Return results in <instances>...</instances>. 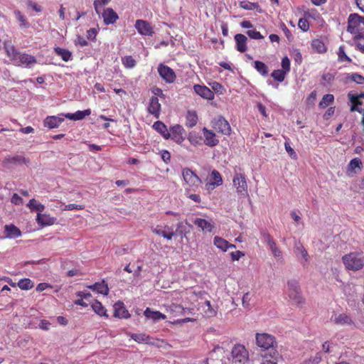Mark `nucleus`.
<instances>
[{"label": "nucleus", "mask_w": 364, "mask_h": 364, "mask_svg": "<svg viewBox=\"0 0 364 364\" xmlns=\"http://www.w3.org/2000/svg\"><path fill=\"white\" fill-rule=\"evenodd\" d=\"M347 31L355 35V39H361L364 36V16L351 14L348 16Z\"/></svg>", "instance_id": "1"}, {"label": "nucleus", "mask_w": 364, "mask_h": 364, "mask_svg": "<svg viewBox=\"0 0 364 364\" xmlns=\"http://www.w3.org/2000/svg\"><path fill=\"white\" fill-rule=\"evenodd\" d=\"M343 262L346 269L357 271L363 268L364 265V257L362 254L350 252L342 257Z\"/></svg>", "instance_id": "2"}, {"label": "nucleus", "mask_w": 364, "mask_h": 364, "mask_svg": "<svg viewBox=\"0 0 364 364\" xmlns=\"http://www.w3.org/2000/svg\"><path fill=\"white\" fill-rule=\"evenodd\" d=\"M288 295L291 300L296 304L304 303V299L301 294V289L296 280L292 279L288 282Z\"/></svg>", "instance_id": "3"}, {"label": "nucleus", "mask_w": 364, "mask_h": 364, "mask_svg": "<svg viewBox=\"0 0 364 364\" xmlns=\"http://www.w3.org/2000/svg\"><path fill=\"white\" fill-rule=\"evenodd\" d=\"M214 129L225 135H230L231 127L229 122L222 116H218L212 120Z\"/></svg>", "instance_id": "4"}, {"label": "nucleus", "mask_w": 364, "mask_h": 364, "mask_svg": "<svg viewBox=\"0 0 364 364\" xmlns=\"http://www.w3.org/2000/svg\"><path fill=\"white\" fill-rule=\"evenodd\" d=\"M231 353L235 363L244 364L248 360V352L243 345H235Z\"/></svg>", "instance_id": "5"}, {"label": "nucleus", "mask_w": 364, "mask_h": 364, "mask_svg": "<svg viewBox=\"0 0 364 364\" xmlns=\"http://www.w3.org/2000/svg\"><path fill=\"white\" fill-rule=\"evenodd\" d=\"M256 343L257 346L264 350L274 348L275 343L274 337L267 333H257Z\"/></svg>", "instance_id": "6"}, {"label": "nucleus", "mask_w": 364, "mask_h": 364, "mask_svg": "<svg viewBox=\"0 0 364 364\" xmlns=\"http://www.w3.org/2000/svg\"><path fill=\"white\" fill-rule=\"evenodd\" d=\"M233 185L236 188L237 193L242 196L247 194V184L245 174L236 173L233 178Z\"/></svg>", "instance_id": "7"}, {"label": "nucleus", "mask_w": 364, "mask_h": 364, "mask_svg": "<svg viewBox=\"0 0 364 364\" xmlns=\"http://www.w3.org/2000/svg\"><path fill=\"white\" fill-rule=\"evenodd\" d=\"M182 175L184 181L190 186H198L201 183L200 178L190 168H185L183 169Z\"/></svg>", "instance_id": "8"}, {"label": "nucleus", "mask_w": 364, "mask_h": 364, "mask_svg": "<svg viewBox=\"0 0 364 364\" xmlns=\"http://www.w3.org/2000/svg\"><path fill=\"white\" fill-rule=\"evenodd\" d=\"M159 75L168 83H171L176 80V74L173 69L167 65L160 64L158 68Z\"/></svg>", "instance_id": "9"}, {"label": "nucleus", "mask_w": 364, "mask_h": 364, "mask_svg": "<svg viewBox=\"0 0 364 364\" xmlns=\"http://www.w3.org/2000/svg\"><path fill=\"white\" fill-rule=\"evenodd\" d=\"M135 28L137 31L143 36H151L154 33L152 26L145 20H136L135 23Z\"/></svg>", "instance_id": "10"}, {"label": "nucleus", "mask_w": 364, "mask_h": 364, "mask_svg": "<svg viewBox=\"0 0 364 364\" xmlns=\"http://www.w3.org/2000/svg\"><path fill=\"white\" fill-rule=\"evenodd\" d=\"M100 15H102L105 25L113 24L119 18L117 14L112 8L104 9L103 12H100Z\"/></svg>", "instance_id": "11"}, {"label": "nucleus", "mask_w": 364, "mask_h": 364, "mask_svg": "<svg viewBox=\"0 0 364 364\" xmlns=\"http://www.w3.org/2000/svg\"><path fill=\"white\" fill-rule=\"evenodd\" d=\"M194 91L201 97L207 100H213L214 98L213 92L207 86L195 85L193 86Z\"/></svg>", "instance_id": "12"}, {"label": "nucleus", "mask_w": 364, "mask_h": 364, "mask_svg": "<svg viewBox=\"0 0 364 364\" xmlns=\"http://www.w3.org/2000/svg\"><path fill=\"white\" fill-rule=\"evenodd\" d=\"M184 129L182 126L176 124L171 129V137L176 143H181L184 140Z\"/></svg>", "instance_id": "13"}, {"label": "nucleus", "mask_w": 364, "mask_h": 364, "mask_svg": "<svg viewBox=\"0 0 364 364\" xmlns=\"http://www.w3.org/2000/svg\"><path fill=\"white\" fill-rule=\"evenodd\" d=\"M356 168L358 171H361L362 168V161L359 158H355L349 162L347 166V175L349 177L354 176L357 173Z\"/></svg>", "instance_id": "14"}, {"label": "nucleus", "mask_w": 364, "mask_h": 364, "mask_svg": "<svg viewBox=\"0 0 364 364\" xmlns=\"http://www.w3.org/2000/svg\"><path fill=\"white\" fill-rule=\"evenodd\" d=\"M29 162L28 159L20 155H16L13 156H9L5 158L3 163L6 167H9L10 165H18L21 164H26Z\"/></svg>", "instance_id": "15"}, {"label": "nucleus", "mask_w": 364, "mask_h": 364, "mask_svg": "<svg viewBox=\"0 0 364 364\" xmlns=\"http://www.w3.org/2000/svg\"><path fill=\"white\" fill-rule=\"evenodd\" d=\"M148 111L155 117L159 118L161 111V104L159 103L157 97L154 96L151 97Z\"/></svg>", "instance_id": "16"}, {"label": "nucleus", "mask_w": 364, "mask_h": 364, "mask_svg": "<svg viewBox=\"0 0 364 364\" xmlns=\"http://www.w3.org/2000/svg\"><path fill=\"white\" fill-rule=\"evenodd\" d=\"M203 135L205 137V144L209 146H215L219 143V140L216 139L215 134L213 132L204 127L203 129Z\"/></svg>", "instance_id": "17"}, {"label": "nucleus", "mask_w": 364, "mask_h": 364, "mask_svg": "<svg viewBox=\"0 0 364 364\" xmlns=\"http://www.w3.org/2000/svg\"><path fill=\"white\" fill-rule=\"evenodd\" d=\"M63 121L64 119L62 117L48 116L44 119L43 124L49 129H54L58 127Z\"/></svg>", "instance_id": "18"}, {"label": "nucleus", "mask_w": 364, "mask_h": 364, "mask_svg": "<svg viewBox=\"0 0 364 364\" xmlns=\"http://www.w3.org/2000/svg\"><path fill=\"white\" fill-rule=\"evenodd\" d=\"M114 316L120 318H127L130 316L129 311L124 307L122 302H117L114 306Z\"/></svg>", "instance_id": "19"}, {"label": "nucleus", "mask_w": 364, "mask_h": 364, "mask_svg": "<svg viewBox=\"0 0 364 364\" xmlns=\"http://www.w3.org/2000/svg\"><path fill=\"white\" fill-rule=\"evenodd\" d=\"M170 312L173 314L174 316H185L188 312V314L192 315L193 313L191 309L187 308H183L182 306L176 304H172L169 306Z\"/></svg>", "instance_id": "20"}, {"label": "nucleus", "mask_w": 364, "mask_h": 364, "mask_svg": "<svg viewBox=\"0 0 364 364\" xmlns=\"http://www.w3.org/2000/svg\"><path fill=\"white\" fill-rule=\"evenodd\" d=\"M36 221L39 225L44 227L54 224L55 218L50 217L49 215L38 213L37 214Z\"/></svg>", "instance_id": "21"}, {"label": "nucleus", "mask_w": 364, "mask_h": 364, "mask_svg": "<svg viewBox=\"0 0 364 364\" xmlns=\"http://www.w3.org/2000/svg\"><path fill=\"white\" fill-rule=\"evenodd\" d=\"M91 114L90 109H87L83 111L78 110L76 112L71 114L68 113L65 114L64 116L67 119H69L70 120L77 121V120H81L83 119L86 116H88Z\"/></svg>", "instance_id": "22"}, {"label": "nucleus", "mask_w": 364, "mask_h": 364, "mask_svg": "<svg viewBox=\"0 0 364 364\" xmlns=\"http://www.w3.org/2000/svg\"><path fill=\"white\" fill-rule=\"evenodd\" d=\"M235 40L236 41L237 50L240 53H244L247 50L246 43L247 38L241 33L236 34L235 36Z\"/></svg>", "instance_id": "23"}, {"label": "nucleus", "mask_w": 364, "mask_h": 364, "mask_svg": "<svg viewBox=\"0 0 364 364\" xmlns=\"http://www.w3.org/2000/svg\"><path fill=\"white\" fill-rule=\"evenodd\" d=\"M16 60H18V63H20L21 65H24L26 67H31L36 63V60L34 56L26 53H19Z\"/></svg>", "instance_id": "24"}, {"label": "nucleus", "mask_w": 364, "mask_h": 364, "mask_svg": "<svg viewBox=\"0 0 364 364\" xmlns=\"http://www.w3.org/2000/svg\"><path fill=\"white\" fill-rule=\"evenodd\" d=\"M6 237L17 238L21 235V230L14 225H5Z\"/></svg>", "instance_id": "25"}, {"label": "nucleus", "mask_w": 364, "mask_h": 364, "mask_svg": "<svg viewBox=\"0 0 364 364\" xmlns=\"http://www.w3.org/2000/svg\"><path fill=\"white\" fill-rule=\"evenodd\" d=\"M214 245L221 250L225 252L229 247L230 248H235V245L229 244V242L225 240V239L215 236L214 237Z\"/></svg>", "instance_id": "26"}, {"label": "nucleus", "mask_w": 364, "mask_h": 364, "mask_svg": "<svg viewBox=\"0 0 364 364\" xmlns=\"http://www.w3.org/2000/svg\"><path fill=\"white\" fill-rule=\"evenodd\" d=\"M87 287L93 291H96L97 293L104 295H107L109 293V288L104 280L102 282H96L92 285L88 286Z\"/></svg>", "instance_id": "27"}, {"label": "nucleus", "mask_w": 364, "mask_h": 364, "mask_svg": "<svg viewBox=\"0 0 364 364\" xmlns=\"http://www.w3.org/2000/svg\"><path fill=\"white\" fill-rule=\"evenodd\" d=\"M153 128L160 133L165 139H169L171 134L168 131L166 126L161 121H156L153 124Z\"/></svg>", "instance_id": "28"}, {"label": "nucleus", "mask_w": 364, "mask_h": 364, "mask_svg": "<svg viewBox=\"0 0 364 364\" xmlns=\"http://www.w3.org/2000/svg\"><path fill=\"white\" fill-rule=\"evenodd\" d=\"M331 320L336 324L338 325H344L348 324L350 325L353 323V321L351 318L346 314H340L335 315L334 318H331Z\"/></svg>", "instance_id": "29"}, {"label": "nucleus", "mask_w": 364, "mask_h": 364, "mask_svg": "<svg viewBox=\"0 0 364 364\" xmlns=\"http://www.w3.org/2000/svg\"><path fill=\"white\" fill-rule=\"evenodd\" d=\"M194 224L200 228L203 231L210 232L214 226L205 219L196 218L193 221Z\"/></svg>", "instance_id": "30"}, {"label": "nucleus", "mask_w": 364, "mask_h": 364, "mask_svg": "<svg viewBox=\"0 0 364 364\" xmlns=\"http://www.w3.org/2000/svg\"><path fill=\"white\" fill-rule=\"evenodd\" d=\"M144 314L146 316V318L152 319L154 321L166 318V316L164 314H161L159 311H154L151 310L149 308H147L144 311Z\"/></svg>", "instance_id": "31"}, {"label": "nucleus", "mask_w": 364, "mask_h": 364, "mask_svg": "<svg viewBox=\"0 0 364 364\" xmlns=\"http://www.w3.org/2000/svg\"><path fill=\"white\" fill-rule=\"evenodd\" d=\"M198 122V116L194 111H188L186 115V126L192 128L196 125Z\"/></svg>", "instance_id": "32"}, {"label": "nucleus", "mask_w": 364, "mask_h": 364, "mask_svg": "<svg viewBox=\"0 0 364 364\" xmlns=\"http://www.w3.org/2000/svg\"><path fill=\"white\" fill-rule=\"evenodd\" d=\"M27 206L30 208L31 211H38L40 213L43 212L45 209L44 205L41 204L40 202L33 198L29 200L27 204Z\"/></svg>", "instance_id": "33"}, {"label": "nucleus", "mask_w": 364, "mask_h": 364, "mask_svg": "<svg viewBox=\"0 0 364 364\" xmlns=\"http://www.w3.org/2000/svg\"><path fill=\"white\" fill-rule=\"evenodd\" d=\"M311 46L318 53H323L326 51V48L323 42L319 39L312 41Z\"/></svg>", "instance_id": "34"}, {"label": "nucleus", "mask_w": 364, "mask_h": 364, "mask_svg": "<svg viewBox=\"0 0 364 364\" xmlns=\"http://www.w3.org/2000/svg\"><path fill=\"white\" fill-rule=\"evenodd\" d=\"M55 52L58 55L60 56L62 59L65 62L68 61L72 56L71 52H70L67 49L62 48L60 47L55 48Z\"/></svg>", "instance_id": "35"}, {"label": "nucleus", "mask_w": 364, "mask_h": 364, "mask_svg": "<svg viewBox=\"0 0 364 364\" xmlns=\"http://www.w3.org/2000/svg\"><path fill=\"white\" fill-rule=\"evenodd\" d=\"M14 15L16 18L19 22V26L22 28H27L30 26L28 21L26 18L21 14V12L18 10L14 11Z\"/></svg>", "instance_id": "36"}, {"label": "nucleus", "mask_w": 364, "mask_h": 364, "mask_svg": "<svg viewBox=\"0 0 364 364\" xmlns=\"http://www.w3.org/2000/svg\"><path fill=\"white\" fill-rule=\"evenodd\" d=\"M255 68L257 70L258 73H259L263 76H267L268 74V67L262 62L259 60H255L254 62Z\"/></svg>", "instance_id": "37"}, {"label": "nucleus", "mask_w": 364, "mask_h": 364, "mask_svg": "<svg viewBox=\"0 0 364 364\" xmlns=\"http://www.w3.org/2000/svg\"><path fill=\"white\" fill-rule=\"evenodd\" d=\"M92 308L94 310V311L98 315L101 316H104L107 317V315L106 314V309L98 301H95V303L92 304Z\"/></svg>", "instance_id": "38"}, {"label": "nucleus", "mask_w": 364, "mask_h": 364, "mask_svg": "<svg viewBox=\"0 0 364 364\" xmlns=\"http://www.w3.org/2000/svg\"><path fill=\"white\" fill-rule=\"evenodd\" d=\"M18 286L23 290H28L33 287V282L28 278L20 279L18 282Z\"/></svg>", "instance_id": "39"}, {"label": "nucleus", "mask_w": 364, "mask_h": 364, "mask_svg": "<svg viewBox=\"0 0 364 364\" xmlns=\"http://www.w3.org/2000/svg\"><path fill=\"white\" fill-rule=\"evenodd\" d=\"M334 100V97L331 94L324 95L319 102V107L321 108H325L331 104Z\"/></svg>", "instance_id": "40"}, {"label": "nucleus", "mask_w": 364, "mask_h": 364, "mask_svg": "<svg viewBox=\"0 0 364 364\" xmlns=\"http://www.w3.org/2000/svg\"><path fill=\"white\" fill-rule=\"evenodd\" d=\"M212 176L214 182L207 183L206 186L215 187V186H219L222 183V177L220 173L215 170L212 171Z\"/></svg>", "instance_id": "41"}, {"label": "nucleus", "mask_w": 364, "mask_h": 364, "mask_svg": "<svg viewBox=\"0 0 364 364\" xmlns=\"http://www.w3.org/2000/svg\"><path fill=\"white\" fill-rule=\"evenodd\" d=\"M131 338L137 343H147L149 336L145 333H132Z\"/></svg>", "instance_id": "42"}, {"label": "nucleus", "mask_w": 364, "mask_h": 364, "mask_svg": "<svg viewBox=\"0 0 364 364\" xmlns=\"http://www.w3.org/2000/svg\"><path fill=\"white\" fill-rule=\"evenodd\" d=\"M286 75L287 73H285V71H283L282 70H275L272 73L271 76L275 80L281 82L284 81Z\"/></svg>", "instance_id": "43"}, {"label": "nucleus", "mask_w": 364, "mask_h": 364, "mask_svg": "<svg viewBox=\"0 0 364 364\" xmlns=\"http://www.w3.org/2000/svg\"><path fill=\"white\" fill-rule=\"evenodd\" d=\"M122 60L127 68H132L136 65V60L131 55L125 56Z\"/></svg>", "instance_id": "44"}, {"label": "nucleus", "mask_w": 364, "mask_h": 364, "mask_svg": "<svg viewBox=\"0 0 364 364\" xmlns=\"http://www.w3.org/2000/svg\"><path fill=\"white\" fill-rule=\"evenodd\" d=\"M112 0H95L94 1V8L96 13L100 16V8L107 4H109Z\"/></svg>", "instance_id": "45"}, {"label": "nucleus", "mask_w": 364, "mask_h": 364, "mask_svg": "<svg viewBox=\"0 0 364 364\" xmlns=\"http://www.w3.org/2000/svg\"><path fill=\"white\" fill-rule=\"evenodd\" d=\"M269 247L270 249V250L272 251L274 257L277 259H280L282 258V252L281 250L277 247V245L275 242L271 244L270 245H269Z\"/></svg>", "instance_id": "46"}, {"label": "nucleus", "mask_w": 364, "mask_h": 364, "mask_svg": "<svg viewBox=\"0 0 364 364\" xmlns=\"http://www.w3.org/2000/svg\"><path fill=\"white\" fill-rule=\"evenodd\" d=\"M240 6L245 10H253L258 7V4L257 3H252L247 1H241L240 3Z\"/></svg>", "instance_id": "47"}, {"label": "nucleus", "mask_w": 364, "mask_h": 364, "mask_svg": "<svg viewBox=\"0 0 364 364\" xmlns=\"http://www.w3.org/2000/svg\"><path fill=\"white\" fill-rule=\"evenodd\" d=\"M338 55L340 61L351 62V59L346 54L343 46L339 47Z\"/></svg>", "instance_id": "48"}, {"label": "nucleus", "mask_w": 364, "mask_h": 364, "mask_svg": "<svg viewBox=\"0 0 364 364\" xmlns=\"http://www.w3.org/2000/svg\"><path fill=\"white\" fill-rule=\"evenodd\" d=\"M247 35L252 38V39H256V40H258V39H262L264 38V36L259 32V31H257L256 30L253 29V30H248L247 32H246Z\"/></svg>", "instance_id": "49"}, {"label": "nucleus", "mask_w": 364, "mask_h": 364, "mask_svg": "<svg viewBox=\"0 0 364 364\" xmlns=\"http://www.w3.org/2000/svg\"><path fill=\"white\" fill-rule=\"evenodd\" d=\"M7 55L14 60H17L19 53L14 48V46L6 47Z\"/></svg>", "instance_id": "50"}, {"label": "nucleus", "mask_w": 364, "mask_h": 364, "mask_svg": "<svg viewBox=\"0 0 364 364\" xmlns=\"http://www.w3.org/2000/svg\"><path fill=\"white\" fill-rule=\"evenodd\" d=\"M261 236H262V240L266 242L268 246L270 245L271 244L275 242L274 240H273V238L272 237V236L267 232L265 231H262L261 232Z\"/></svg>", "instance_id": "51"}, {"label": "nucleus", "mask_w": 364, "mask_h": 364, "mask_svg": "<svg viewBox=\"0 0 364 364\" xmlns=\"http://www.w3.org/2000/svg\"><path fill=\"white\" fill-rule=\"evenodd\" d=\"M298 26L303 31H307L309 28V21L304 18H301L299 20Z\"/></svg>", "instance_id": "52"}, {"label": "nucleus", "mask_w": 364, "mask_h": 364, "mask_svg": "<svg viewBox=\"0 0 364 364\" xmlns=\"http://www.w3.org/2000/svg\"><path fill=\"white\" fill-rule=\"evenodd\" d=\"M352 81L359 85H364V77L358 73H353L350 76Z\"/></svg>", "instance_id": "53"}, {"label": "nucleus", "mask_w": 364, "mask_h": 364, "mask_svg": "<svg viewBox=\"0 0 364 364\" xmlns=\"http://www.w3.org/2000/svg\"><path fill=\"white\" fill-rule=\"evenodd\" d=\"M282 70L287 73L290 70V60L288 57L285 56L282 60Z\"/></svg>", "instance_id": "54"}, {"label": "nucleus", "mask_w": 364, "mask_h": 364, "mask_svg": "<svg viewBox=\"0 0 364 364\" xmlns=\"http://www.w3.org/2000/svg\"><path fill=\"white\" fill-rule=\"evenodd\" d=\"M296 251L301 254L302 257L305 259L306 262L308 261L309 254L305 248L301 245H299L296 247Z\"/></svg>", "instance_id": "55"}, {"label": "nucleus", "mask_w": 364, "mask_h": 364, "mask_svg": "<svg viewBox=\"0 0 364 364\" xmlns=\"http://www.w3.org/2000/svg\"><path fill=\"white\" fill-rule=\"evenodd\" d=\"M284 147L287 152L289 154L291 158L296 159L297 157L296 153L295 151L291 147L289 143L286 141L284 143Z\"/></svg>", "instance_id": "56"}, {"label": "nucleus", "mask_w": 364, "mask_h": 364, "mask_svg": "<svg viewBox=\"0 0 364 364\" xmlns=\"http://www.w3.org/2000/svg\"><path fill=\"white\" fill-rule=\"evenodd\" d=\"M281 28L282 29V31H284V33L285 34L287 38L289 41H291L292 39H293V36L290 32V31L289 30V28L285 26L284 23H282L281 25Z\"/></svg>", "instance_id": "57"}, {"label": "nucleus", "mask_w": 364, "mask_h": 364, "mask_svg": "<svg viewBox=\"0 0 364 364\" xmlns=\"http://www.w3.org/2000/svg\"><path fill=\"white\" fill-rule=\"evenodd\" d=\"M11 203L19 205L23 204V200L17 193H14L11 198Z\"/></svg>", "instance_id": "58"}, {"label": "nucleus", "mask_w": 364, "mask_h": 364, "mask_svg": "<svg viewBox=\"0 0 364 364\" xmlns=\"http://www.w3.org/2000/svg\"><path fill=\"white\" fill-rule=\"evenodd\" d=\"M76 294H77V296H78L82 299H85V300H88L89 299H90L92 297V294L90 292L86 291H77Z\"/></svg>", "instance_id": "59"}, {"label": "nucleus", "mask_w": 364, "mask_h": 364, "mask_svg": "<svg viewBox=\"0 0 364 364\" xmlns=\"http://www.w3.org/2000/svg\"><path fill=\"white\" fill-rule=\"evenodd\" d=\"M161 155V159L166 164H168L171 161V154L168 151H162Z\"/></svg>", "instance_id": "60"}, {"label": "nucleus", "mask_w": 364, "mask_h": 364, "mask_svg": "<svg viewBox=\"0 0 364 364\" xmlns=\"http://www.w3.org/2000/svg\"><path fill=\"white\" fill-rule=\"evenodd\" d=\"M250 294L248 292L245 293L242 297V306L245 308H248L250 306Z\"/></svg>", "instance_id": "61"}, {"label": "nucleus", "mask_w": 364, "mask_h": 364, "mask_svg": "<svg viewBox=\"0 0 364 364\" xmlns=\"http://www.w3.org/2000/svg\"><path fill=\"white\" fill-rule=\"evenodd\" d=\"M244 255H245L244 253L239 250L232 252L231 253V257H232V260H239L240 258Z\"/></svg>", "instance_id": "62"}, {"label": "nucleus", "mask_w": 364, "mask_h": 364, "mask_svg": "<svg viewBox=\"0 0 364 364\" xmlns=\"http://www.w3.org/2000/svg\"><path fill=\"white\" fill-rule=\"evenodd\" d=\"M97 35L95 28H90L87 31V38L90 40H94Z\"/></svg>", "instance_id": "63"}, {"label": "nucleus", "mask_w": 364, "mask_h": 364, "mask_svg": "<svg viewBox=\"0 0 364 364\" xmlns=\"http://www.w3.org/2000/svg\"><path fill=\"white\" fill-rule=\"evenodd\" d=\"M259 364H277L274 360L269 359L267 356H262Z\"/></svg>", "instance_id": "64"}]
</instances>
